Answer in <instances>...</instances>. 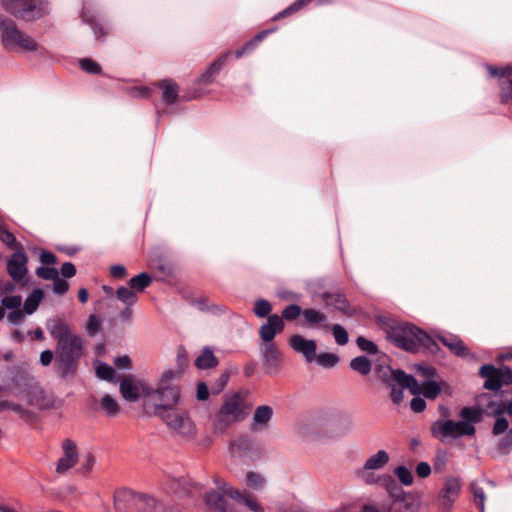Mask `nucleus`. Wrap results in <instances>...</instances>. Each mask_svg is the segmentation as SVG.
Masks as SVG:
<instances>
[{
	"instance_id": "0eeeda50",
	"label": "nucleus",
	"mask_w": 512,
	"mask_h": 512,
	"mask_svg": "<svg viewBox=\"0 0 512 512\" xmlns=\"http://www.w3.org/2000/svg\"><path fill=\"white\" fill-rule=\"evenodd\" d=\"M480 377L484 378L483 387L489 391H498L502 386L512 385V369L502 365L484 364L479 369Z\"/></svg>"
},
{
	"instance_id": "39448f33",
	"label": "nucleus",
	"mask_w": 512,
	"mask_h": 512,
	"mask_svg": "<svg viewBox=\"0 0 512 512\" xmlns=\"http://www.w3.org/2000/svg\"><path fill=\"white\" fill-rule=\"evenodd\" d=\"M244 397L241 392L226 395L214 422L215 430L225 432L233 422L242 421L245 418L243 409Z\"/></svg>"
},
{
	"instance_id": "4d7b16f0",
	"label": "nucleus",
	"mask_w": 512,
	"mask_h": 512,
	"mask_svg": "<svg viewBox=\"0 0 512 512\" xmlns=\"http://www.w3.org/2000/svg\"><path fill=\"white\" fill-rule=\"evenodd\" d=\"M315 361L317 364L324 368H332L339 362V357L334 353H320L316 354Z\"/></svg>"
},
{
	"instance_id": "cd10ccee",
	"label": "nucleus",
	"mask_w": 512,
	"mask_h": 512,
	"mask_svg": "<svg viewBox=\"0 0 512 512\" xmlns=\"http://www.w3.org/2000/svg\"><path fill=\"white\" fill-rule=\"evenodd\" d=\"M431 435L439 440L444 441L446 438H453V420L438 419L430 426Z\"/></svg>"
},
{
	"instance_id": "aec40b11",
	"label": "nucleus",
	"mask_w": 512,
	"mask_h": 512,
	"mask_svg": "<svg viewBox=\"0 0 512 512\" xmlns=\"http://www.w3.org/2000/svg\"><path fill=\"white\" fill-rule=\"evenodd\" d=\"M167 425L182 436H192L195 433V425L188 415L177 413L166 416Z\"/></svg>"
},
{
	"instance_id": "69168bd1",
	"label": "nucleus",
	"mask_w": 512,
	"mask_h": 512,
	"mask_svg": "<svg viewBox=\"0 0 512 512\" xmlns=\"http://www.w3.org/2000/svg\"><path fill=\"white\" fill-rule=\"evenodd\" d=\"M330 330H332L335 341L339 345H345L348 343L349 337L348 332L344 327L339 324L330 325Z\"/></svg>"
},
{
	"instance_id": "9d476101",
	"label": "nucleus",
	"mask_w": 512,
	"mask_h": 512,
	"mask_svg": "<svg viewBox=\"0 0 512 512\" xmlns=\"http://www.w3.org/2000/svg\"><path fill=\"white\" fill-rule=\"evenodd\" d=\"M214 482L223 493L220 494L214 490L206 492L204 500L209 509L213 512H240L234 503L225 498L228 496L227 492L232 488L228 487L227 483L220 478H215Z\"/></svg>"
},
{
	"instance_id": "423d86ee",
	"label": "nucleus",
	"mask_w": 512,
	"mask_h": 512,
	"mask_svg": "<svg viewBox=\"0 0 512 512\" xmlns=\"http://www.w3.org/2000/svg\"><path fill=\"white\" fill-rule=\"evenodd\" d=\"M2 7L10 15L27 22L40 19L49 13L48 2L41 0H4Z\"/></svg>"
},
{
	"instance_id": "412c9836",
	"label": "nucleus",
	"mask_w": 512,
	"mask_h": 512,
	"mask_svg": "<svg viewBox=\"0 0 512 512\" xmlns=\"http://www.w3.org/2000/svg\"><path fill=\"white\" fill-rule=\"evenodd\" d=\"M289 345L294 351L303 354L307 362L315 360L317 349L315 340H308L297 334L289 338Z\"/></svg>"
},
{
	"instance_id": "09e8293b",
	"label": "nucleus",
	"mask_w": 512,
	"mask_h": 512,
	"mask_svg": "<svg viewBox=\"0 0 512 512\" xmlns=\"http://www.w3.org/2000/svg\"><path fill=\"white\" fill-rule=\"evenodd\" d=\"M116 297L126 306H132L138 301L137 294L129 286H120L116 290Z\"/></svg>"
},
{
	"instance_id": "f704fd0d",
	"label": "nucleus",
	"mask_w": 512,
	"mask_h": 512,
	"mask_svg": "<svg viewBox=\"0 0 512 512\" xmlns=\"http://www.w3.org/2000/svg\"><path fill=\"white\" fill-rule=\"evenodd\" d=\"M264 41L261 34L258 32L249 40H247L241 47L232 51V57L241 59L246 55L251 54L262 42Z\"/></svg>"
},
{
	"instance_id": "58836bf2",
	"label": "nucleus",
	"mask_w": 512,
	"mask_h": 512,
	"mask_svg": "<svg viewBox=\"0 0 512 512\" xmlns=\"http://www.w3.org/2000/svg\"><path fill=\"white\" fill-rule=\"evenodd\" d=\"M459 417L462 422L468 423L470 426H474L483 419V410L479 407H463L459 412Z\"/></svg>"
},
{
	"instance_id": "4be33fe9",
	"label": "nucleus",
	"mask_w": 512,
	"mask_h": 512,
	"mask_svg": "<svg viewBox=\"0 0 512 512\" xmlns=\"http://www.w3.org/2000/svg\"><path fill=\"white\" fill-rule=\"evenodd\" d=\"M321 299L326 308L332 307L334 310L348 316L353 314L350 303L344 294L323 292Z\"/></svg>"
},
{
	"instance_id": "8fccbe9b",
	"label": "nucleus",
	"mask_w": 512,
	"mask_h": 512,
	"mask_svg": "<svg viewBox=\"0 0 512 512\" xmlns=\"http://www.w3.org/2000/svg\"><path fill=\"white\" fill-rule=\"evenodd\" d=\"M124 92L135 99H149L152 95V89L144 85L128 86L124 89Z\"/></svg>"
},
{
	"instance_id": "603ef678",
	"label": "nucleus",
	"mask_w": 512,
	"mask_h": 512,
	"mask_svg": "<svg viewBox=\"0 0 512 512\" xmlns=\"http://www.w3.org/2000/svg\"><path fill=\"white\" fill-rule=\"evenodd\" d=\"M79 67L82 71L90 75L102 74L101 65L90 57L81 58L79 60Z\"/></svg>"
},
{
	"instance_id": "6ab92c4d",
	"label": "nucleus",
	"mask_w": 512,
	"mask_h": 512,
	"mask_svg": "<svg viewBox=\"0 0 512 512\" xmlns=\"http://www.w3.org/2000/svg\"><path fill=\"white\" fill-rule=\"evenodd\" d=\"M206 94L207 91L197 85L183 91L180 89L178 97L175 101V111L172 115L178 116L184 114L187 109L186 103L192 100L203 98Z\"/></svg>"
},
{
	"instance_id": "c9c22d12",
	"label": "nucleus",
	"mask_w": 512,
	"mask_h": 512,
	"mask_svg": "<svg viewBox=\"0 0 512 512\" xmlns=\"http://www.w3.org/2000/svg\"><path fill=\"white\" fill-rule=\"evenodd\" d=\"M482 66L487 72V80H497L498 84L508 75V71L512 70V63H508L505 65V67H501L498 65L490 64L488 62H484Z\"/></svg>"
},
{
	"instance_id": "7c9ffc66",
	"label": "nucleus",
	"mask_w": 512,
	"mask_h": 512,
	"mask_svg": "<svg viewBox=\"0 0 512 512\" xmlns=\"http://www.w3.org/2000/svg\"><path fill=\"white\" fill-rule=\"evenodd\" d=\"M179 385L162 384V411L172 408L180 399Z\"/></svg>"
},
{
	"instance_id": "3c124183",
	"label": "nucleus",
	"mask_w": 512,
	"mask_h": 512,
	"mask_svg": "<svg viewBox=\"0 0 512 512\" xmlns=\"http://www.w3.org/2000/svg\"><path fill=\"white\" fill-rule=\"evenodd\" d=\"M441 390L442 388L438 382L434 380H426L422 383L421 394L429 400H435L441 393Z\"/></svg>"
},
{
	"instance_id": "6e6d98bb",
	"label": "nucleus",
	"mask_w": 512,
	"mask_h": 512,
	"mask_svg": "<svg viewBox=\"0 0 512 512\" xmlns=\"http://www.w3.org/2000/svg\"><path fill=\"white\" fill-rule=\"evenodd\" d=\"M372 469H366V467H362L356 471V476L363 480L366 484H379L382 485V479L386 476H376L374 472H371Z\"/></svg>"
},
{
	"instance_id": "5701e85b",
	"label": "nucleus",
	"mask_w": 512,
	"mask_h": 512,
	"mask_svg": "<svg viewBox=\"0 0 512 512\" xmlns=\"http://www.w3.org/2000/svg\"><path fill=\"white\" fill-rule=\"evenodd\" d=\"M284 330V322L277 314H272L268 317L267 323L260 327L259 334L265 343H275L274 337L276 334Z\"/></svg>"
},
{
	"instance_id": "2f4dec72",
	"label": "nucleus",
	"mask_w": 512,
	"mask_h": 512,
	"mask_svg": "<svg viewBox=\"0 0 512 512\" xmlns=\"http://www.w3.org/2000/svg\"><path fill=\"white\" fill-rule=\"evenodd\" d=\"M194 365L199 370L212 369L219 365V359L214 355L210 347H204L200 355L195 359Z\"/></svg>"
},
{
	"instance_id": "a211bd4d",
	"label": "nucleus",
	"mask_w": 512,
	"mask_h": 512,
	"mask_svg": "<svg viewBox=\"0 0 512 512\" xmlns=\"http://www.w3.org/2000/svg\"><path fill=\"white\" fill-rule=\"evenodd\" d=\"M29 402L37 406L41 410L53 409L61 405L52 392H47L42 389L38 384L28 394Z\"/></svg>"
},
{
	"instance_id": "864d4df0",
	"label": "nucleus",
	"mask_w": 512,
	"mask_h": 512,
	"mask_svg": "<svg viewBox=\"0 0 512 512\" xmlns=\"http://www.w3.org/2000/svg\"><path fill=\"white\" fill-rule=\"evenodd\" d=\"M375 373L377 377L386 385H392V383H396V375L398 374V369L393 370L390 366L383 367L378 366L375 369Z\"/></svg>"
},
{
	"instance_id": "ea45409f",
	"label": "nucleus",
	"mask_w": 512,
	"mask_h": 512,
	"mask_svg": "<svg viewBox=\"0 0 512 512\" xmlns=\"http://www.w3.org/2000/svg\"><path fill=\"white\" fill-rule=\"evenodd\" d=\"M44 298V291L41 288L34 289L24 302L23 311L25 314H33L39 307Z\"/></svg>"
},
{
	"instance_id": "f3484780",
	"label": "nucleus",
	"mask_w": 512,
	"mask_h": 512,
	"mask_svg": "<svg viewBox=\"0 0 512 512\" xmlns=\"http://www.w3.org/2000/svg\"><path fill=\"white\" fill-rule=\"evenodd\" d=\"M63 456L59 458L56 465V472L63 474L76 465L79 459V453L76 443L71 439H65L62 442Z\"/></svg>"
},
{
	"instance_id": "2eb2a0df",
	"label": "nucleus",
	"mask_w": 512,
	"mask_h": 512,
	"mask_svg": "<svg viewBox=\"0 0 512 512\" xmlns=\"http://www.w3.org/2000/svg\"><path fill=\"white\" fill-rule=\"evenodd\" d=\"M27 262L28 257L23 246H19L7 261V272L14 281L19 282L25 278L28 272Z\"/></svg>"
},
{
	"instance_id": "79ce46f5",
	"label": "nucleus",
	"mask_w": 512,
	"mask_h": 512,
	"mask_svg": "<svg viewBox=\"0 0 512 512\" xmlns=\"http://www.w3.org/2000/svg\"><path fill=\"white\" fill-rule=\"evenodd\" d=\"M100 409L108 417H116L120 413V406L109 394L104 395L99 402Z\"/></svg>"
},
{
	"instance_id": "0e129e2a",
	"label": "nucleus",
	"mask_w": 512,
	"mask_h": 512,
	"mask_svg": "<svg viewBox=\"0 0 512 512\" xmlns=\"http://www.w3.org/2000/svg\"><path fill=\"white\" fill-rule=\"evenodd\" d=\"M300 315L303 316V310L297 304H290L286 306L282 311V320L293 321L296 320Z\"/></svg>"
},
{
	"instance_id": "052dcab7",
	"label": "nucleus",
	"mask_w": 512,
	"mask_h": 512,
	"mask_svg": "<svg viewBox=\"0 0 512 512\" xmlns=\"http://www.w3.org/2000/svg\"><path fill=\"white\" fill-rule=\"evenodd\" d=\"M102 329V320L99 316L91 314L86 324V332L90 337L96 336Z\"/></svg>"
},
{
	"instance_id": "338daca9",
	"label": "nucleus",
	"mask_w": 512,
	"mask_h": 512,
	"mask_svg": "<svg viewBox=\"0 0 512 512\" xmlns=\"http://www.w3.org/2000/svg\"><path fill=\"white\" fill-rule=\"evenodd\" d=\"M253 310H254L255 315L258 317H261V318H264L267 316L269 317L270 316L269 314L272 310V306L269 301L260 299L255 302Z\"/></svg>"
},
{
	"instance_id": "473e14b6",
	"label": "nucleus",
	"mask_w": 512,
	"mask_h": 512,
	"mask_svg": "<svg viewBox=\"0 0 512 512\" xmlns=\"http://www.w3.org/2000/svg\"><path fill=\"white\" fill-rule=\"evenodd\" d=\"M396 377V383L401 386L407 388L412 395H419L422 391V385H419L418 381L409 374H406L403 370L398 369V374Z\"/></svg>"
},
{
	"instance_id": "4c0bfd02",
	"label": "nucleus",
	"mask_w": 512,
	"mask_h": 512,
	"mask_svg": "<svg viewBox=\"0 0 512 512\" xmlns=\"http://www.w3.org/2000/svg\"><path fill=\"white\" fill-rule=\"evenodd\" d=\"M388 512H416V506L410 495L402 499H393L387 505Z\"/></svg>"
},
{
	"instance_id": "f8f14e48",
	"label": "nucleus",
	"mask_w": 512,
	"mask_h": 512,
	"mask_svg": "<svg viewBox=\"0 0 512 512\" xmlns=\"http://www.w3.org/2000/svg\"><path fill=\"white\" fill-rule=\"evenodd\" d=\"M162 282L177 288L182 297L190 302H194V294L188 287L182 285L179 279L180 268L179 265L167 257H162Z\"/></svg>"
},
{
	"instance_id": "6e6552de",
	"label": "nucleus",
	"mask_w": 512,
	"mask_h": 512,
	"mask_svg": "<svg viewBox=\"0 0 512 512\" xmlns=\"http://www.w3.org/2000/svg\"><path fill=\"white\" fill-rule=\"evenodd\" d=\"M120 393L125 400L129 402H136L139 399L146 398L152 394H159L160 383L155 387H152L144 380H135V378L129 374L120 382Z\"/></svg>"
},
{
	"instance_id": "774afa93",
	"label": "nucleus",
	"mask_w": 512,
	"mask_h": 512,
	"mask_svg": "<svg viewBox=\"0 0 512 512\" xmlns=\"http://www.w3.org/2000/svg\"><path fill=\"white\" fill-rule=\"evenodd\" d=\"M356 343L360 350L368 354L375 355L378 353V346L373 341L368 340L363 336H359Z\"/></svg>"
},
{
	"instance_id": "5fc2aeb1",
	"label": "nucleus",
	"mask_w": 512,
	"mask_h": 512,
	"mask_svg": "<svg viewBox=\"0 0 512 512\" xmlns=\"http://www.w3.org/2000/svg\"><path fill=\"white\" fill-rule=\"evenodd\" d=\"M475 432V426H470L468 423L462 421H453V439L463 436H474Z\"/></svg>"
},
{
	"instance_id": "37998d69",
	"label": "nucleus",
	"mask_w": 512,
	"mask_h": 512,
	"mask_svg": "<svg viewBox=\"0 0 512 512\" xmlns=\"http://www.w3.org/2000/svg\"><path fill=\"white\" fill-rule=\"evenodd\" d=\"M151 283V275L147 272H141L128 281V286L137 293L144 291Z\"/></svg>"
},
{
	"instance_id": "4468645a",
	"label": "nucleus",
	"mask_w": 512,
	"mask_h": 512,
	"mask_svg": "<svg viewBox=\"0 0 512 512\" xmlns=\"http://www.w3.org/2000/svg\"><path fill=\"white\" fill-rule=\"evenodd\" d=\"M180 86L170 77L162 78V119L171 116L175 111V101L178 97Z\"/></svg>"
},
{
	"instance_id": "f03ea898",
	"label": "nucleus",
	"mask_w": 512,
	"mask_h": 512,
	"mask_svg": "<svg viewBox=\"0 0 512 512\" xmlns=\"http://www.w3.org/2000/svg\"><path fill=\"white\" fill-rule=\"evenodd\" d=\"M388 339L397 347L407 352L416 353L423 348L433 354H437L440 350L435 339L411 323L391 326L388 332Z\"/></svg>"
},
{
	"instance_id": "13d9d810",
	"label": "nucleus",
	"mask_w": 512,
	"mask_h": 512,
	"mask_svg": "<svg viewBox=\"0 0 512 512\" xmlns=\"http://www.w3.org/2000/svg\"><path fill=\"white\" fill-rule=\"evenodd\" d=\"M232 373L233 371L231 369H226L220 374L219 378L212 384L211 389L213 394H219L225 389Z\"/></svg>"
},
{
	"instance_id": "bf43d9fd",
	"label": "nucleus",
	"mask_w": 512,
	"mask_h": 512,
	"mask_svg": "<svg viewBox=\"0 0 512 512\" xmlns=\"http://www.w3.org/2000/svg\"><path fill=\"white\" fill-rule=\"evenodd\" d=\"M0 241H2L10 249H18L19 246H22L17 241L15 235L4 226H0Z\"/></svg>"
},
{
	"instance_id": "c03bdc74",
	"label": "nucleus",
	"mask_w": 512,
	"mask_h": 512,
	"mask_svg": "<svg viewBox=\"0 0 512 512\" xmlns=\"http://www.w3.org/2000/svg\"><path fill=\"white\" fill-rule=\"evenodd\" d=\"M388 461V453L385 450H379L376 454L366 460L364 467H366V469L377 470L384 467Z\"/></svg>"
},
{
	"instance_id": "72a5a7b5",
	"label": "nucleus",
	"mask_w": 512,
	"mask_h": 512,
	"mask_svg": "<svg viewBox=\"0 0 512 512\" xmlns=\"http://www.w3.org/2000/svg\"><path fill=\"white\" fill-rule=\"evenodd\" d=\"M499 92L498 102L501 105L512 103V69L508 71V75L498 84Z\"/></svg>"
},
{
	"instance_id": "c756f323",
	"label": "nucleus",
	"mask_w": 512,
	"mask_h": 512,
	"mask_svg": "<svg viewBox=\"0 0 512 512\" xmlns=\"http://www.w3.org/2000/svg\"><path fill=\"white\" fill-rule=\"evenodd\" d=\"M6 410H12L13 412L17 413L19 418L28 424H31L36 420V414L24 408L20 404L8 400L0 401V413Z\"/></svg>"
},
{
	"instance_id": "de8ad7c7",
	"label": "nucleus",
	"mask_w": 512,
	"mask_h": 512,
	"mask_svg": "<svg viewBox=\"0 0 512 512\" xmlns=\"http://www.w3.org/2000/svg\"><path fill=\"white\" fill-rule=\"evenodd\" d=\"M273 415V410L268 405H262L256 408L253 415V424L254 425H267V423L271 420Z\"/></svg>"
},
{
	"instance_id": "49530a36",
	"label": "nucleus",
	"mask_w": 512,
	"mask_h": 512,
	"mask_svg": "<svg viewBox=\"0 0 512 512\" xmlns=\"http://www.w3.org/2000/svg\"><path fill=\"white\" fill-rule=\"evenodd\" d=\"M143 401V410L144 413L148 416H160V403L158 400L160 399L159 394H152L146 398H142Z\"/></svg>"
},
{
	"instance_id": "7ed1b4c3",
	"label": "nucleus",
	"mask_w": 512,
	"mask_h": 512,
	"mask_svg": "<svg viewBox=\"0 0 512 512\" xmlns=\"http://www.w3.org/2000/svg\"><path fill=\"white\" fill-rule=\"evenodd\" d=\"M1 44L6 51L18 48L22 52L37 53L39 58H49V51L40 45L33 37L19 29L11 18L0 14Z\"/></svg>"
},
{
	"instance_id": "20e7f679",
	"label": "nucleus",
	"mask_w": 512,
	"mask_h": 512,
	"mask_svg": "<svg viewBox=\"0 0 512 512\" xmlns=\"http://www.w3.org/2000/svg\"><path fill=\"white\" fill-rule=\"evenodd\" d=\"M114 507L117 512H157V500L129 488H120L114 493Z\"/></svg>"
},
{
	"instance_id": "f257e3e1",
	"label": "nucleus",
	"mask_w": 512,
	"mask_h": 512,
	"mask_svg": "<svg viewBox=\"0 0 512 512\" xmlns=\"http://www.w3.org/2000/svg\"><path fill=\"white\" fill-rule=\"evenodd\" d=\"M46 327L56 341L55 372L61 379L73 377L85 356V340L60 319H49Z\"/></svg>"
},
{
	"instance_id": "ddd939ff",
	"label": "nucleus",
	"mask_w": 512,
	"mask_h": 512,
	"mask_svg": "<svg viewBox=\"0 0 512 512\" xmlns=\"http://www.w3.org/2000/svg\"><path fill=\"white\" fill-rule=\"evenodd\" d=\"M80 18L82 23L90 27L95 41L99 44H104L110 31L108 21L91 13L85 7L80 12Z\"/></svg>"
},
{
	"instance_id": "1a4fd4ad",
	"label": "nucleus",
	"mask_w": 512,
	"mask_h": 512,
	"mask_svg": "<svg viewBox=\"0 0 512 512\" xmlns=\"http://www.w3.org/2000/svg\"><path fill=\"white\" fill-rule=\"evenodd\" d=\"M461 489L462 482L459 477H447L434 500L438 512H451Z\"/></svg>"
},
{
	"instance_id": "a18cd8bd",
	"label": "nucleus",
	"mask_w": 512,
	"mask_h": 512,
	"mask_svg": "<svg viewBox=\"0 0 512 512\" xmlns=\"http://www.w3.org/2000/svg\"><path fill=\"white\" fill-rule=\"evenodd\" d=\"M350 368L365 376L371 372L372 363L366 356H357L350 361Z\"/></svg>"
},
{
	"instance_id": "e2e57ef3",
	"label": "nucleus",
	"mask_w": 512,
	"mask_h": 512,
	"mask_svg": "<svg viewBox=\"0 0 512 512\" xmlns=\"http://www.w3.org/2000/svg\"><path fill=\"white\" fill-rule=\"evenodd\" d=\"M487 408L491 409L490 414L494 416H500L504 412L512 416V400L509 401L507 404L499 403L497 405L494 402L490 401L487 405Z\"/></svg>"
},
{
	"instance_id": "bb28decb",
	"label": "nucleus",
	"mask_w": 512,
	"mask_h": 512,
	"mask_svg": "<svg viewBox=\"0 0 512 512\" xmlns=\"http://www.w3.org/2000/svg\"><path fill=\"white\" fill-rule=\"evenodd\" d=\"M437 339L446 346L452 354L465 358L469 355V348L457 335L438 336Z\"/></svg>"
},
{
	"instance_id": "dca6fc26",
	"label": "nucleus",
	"mask_w": 512,
	"mask_h": 512,
	"mask_svg": "<svg viewBox=\"0 0 512 512\" xmlns=\"http://www.w3.org/2000/svg\"><path fill=\"white\" fill-rule=\"evenodd\" d=\"M282 353L276 343H265L262 351V363L265 373L276 374L282 364Z\"/></svg>"
},
{
	"instance_id": "c85d7f7f",
	"label": "nucleus",
	"mask_w": 512,
	"mask_h": 512,
	"mask_svg": "<svg viewBox=\"0 0 512 512\" xmlns=\"http://www.w3.org/2000/svg\"><path fill=\"white\" fill-rule=\"evenodd\" d=\"M228 496L238 503H242L247 506L253 512H263L262 506L255 500V498L246 490L243 492L237 489H230Z\"/></svg>"
},
{
	"instance_id": "680f3d73",
	"label": "nucleus",
	"mask_w": 512,
	"mask_h": 512,
	"mask_svg": "<svg viewBox=\"0 0 512 512\" xmlns=\"http://www.w3.org/2000/svg\"><path fill=\"white\" fill-rule=\"evenodd\" d=\"M470 489L473 494L474 505L480 512H484L485 493L483 488L479 487L476 483H472Z\"/></svg>"
},
{
	"instance_id": "b1692460",
	"label": "nucleus",
	"mask_w": 512,
	"mask_h": 512,
	"mask_svg": "<svg viewBox=\"0 0 512 512\" xmlns=\"http://www.w3.org/2000/svg\"><path fill=\"white\" fill-rule=\"evenodd\" d=\"M229 449L232 455L239 457L251 456L258 453V448L248 435H240L230 442Z\"/></svg>"
},
{
	"instance_id": "a19ab883",
	"label": "nucleus",
	"mask_w": 512,
	"mask_h": 512,
	"mask_svg": "<svg viewBox=\"0 0 512 512\" xmlns=\"http://www.w3.org/2000/svg\"><path fill=\"white\" fill-rule=\"evenodd\" d=\"M95 373L98 378L108 382L116 383L119 380L116 370L105 362H98Z\"/></svg>"
},
{
	"instance_id": "e433bc0d",
	"label": "nucleus",
	"mask_w": 512,
	"mask_h": 512,
	"mask_svg": "<svg viewBox=\"0 0 512 512\" xmlns=\"http://www.w3.org/2000/svg\"><path fill=\"white\" fill-rule=\"evenodd\" d=\"M385 487L390 501L393 499H402V497L408 496V494L404 493L402 487L399 485V483L390 475L385 476L382 479V485Z\"/></svg>"
},
{
	"instance_id": "393cba45",
	"label": "nucleus",
	"mask_w": 512,
	"mask_h": 512,
	"mask_svg": "<svg viewBox=\"0 0 512 512\" xmlns=\"http://www.w3.org/2000/svg\"><path fill=\"white\" fill-rule=\"evenodd\" d=\"M11 384L18 393H25L28 395L37 382L28 372L17 369L12 373Z\"/></svg>"
},
{
	"instance_id": "9b49d317",
	"label": "nucleus",
	"mask_w": 512,
	"mask_h": 512,
	"mask_svg": "<svg viewBox=\"0 0 512 512\" xmlns=\"http://www.w3.org/2000/svg\"><path fill=\"white\" fill-rule=\"evenodd\" d=\"M232 59V51L224 50L220 52L212 61H210L199 76L194 80V85L209 86L212 85L222 69Z\"/></svg>"
},
{
	"instance_id": "a878e982",
	"label": "nucleus",
	"mask_w": 512,
	"mask_h": 512,
	"mask_svg": "<svg viewBox=\"0 0 512 512\" xmlns=\"http://www.w3.org/2000/svg\"><path fill=\"white\" fill-rule=\"evenodd\" d=\"M303 327L319 328L325 331L330 330V325L327 323V316L314 308H307L303 310Z\"/></svg>"
}]
</instances>
